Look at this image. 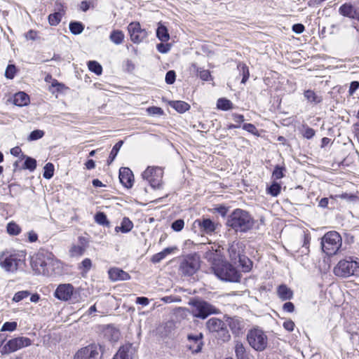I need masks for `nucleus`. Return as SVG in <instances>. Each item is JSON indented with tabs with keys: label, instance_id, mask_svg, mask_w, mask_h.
Here are the masks:
<instances>
[{
	"label": "nucleus",
	"instance_id": "1",
	"mask_svg": "<svg viewBox=\"0 0 359 359\" xmlns=\"http://www.w3.org/2000/svg\"><path fill=\"white\" fill-rule=\"evenodd\" d=\"M254 219L248 212L242 209L234 210L226 220V225L236 232H247L254 226Z\"/></svg>",
	"mask_w": 359,
	"mask_h": 359
},
{
	"label": "nucleus",
	"instance_id": "2",
	"mask_svg": "<svg viewBox=\"0 0 359 359\" xmlns=\"http://www.w3.org/2000/svg\"><path fill=\"white\" fill-rule=\"evenodd\" d=\"M191 306V313L195 318L205 319L212 314H219V309L201 298H192L189 302Z\"/></svg>",
	"mask_w": 359,
	"mask_h": 359
},
{
	"label": "nucleus",
	"instance_id": "3",
	"mask_svg": "<svg viewBox=\"0 0 359 359\" xmlns=\"http://www.w3.org/2000/svg\"><path fill=\"white\" fill-rule=\"evenodd\" d=\"M215 274L221 280L229 282H239L240 273L231 264L221 262L213 267Z\"/></svg>",
	"mask_w": 359,
	"mask_h": 359
},
{
	"label": "nucleus",
	"instance_id": "4",
	"mask_svg": "<svg viewBox=\"0 0 359 359\" xmlns=\"http://www.w3.org/2000/svg\"><path fill=\"white\" fill-rule=\"evenodd\" d=\"M341 237L337 231H329L322 238L321 245L328 256L335 255L341 246Z\"/></svg>",
	"mask_w": 359,
	"mask_h": 359
},
{
	"label": "nucleus",
	"instance_id": "5",
	"mask_svg": "<svg viewBox=\"0 0 359 359\" xmlns=\"http://www.w3.org/2000/svg\"><path fill=\"white\" fill-rule=\"evenodd\" d=\"M334 273L339 277L346 278L359 275V262L349 259H343L334 268Z\"/></svg>",
	"mask_w": 359,
	"mask_h": 359
},
{
	"label": "nucleus",
	"instance_id": "6",
	"mask_svg": "<svg viewBox=\"0 0 359 359\" xmlns=\"http://www.w3.org/2000/svg\"><path fill=\"white\" fill-rule=\"evenodd\" d=\"M206 328L209 332L216 333L217 337L223 342L228 341L231 336L226 328V324L222 320L217 318H210L205 324Z\"/></svg>",
	"mask_w": 359,
	"mask_h": 359
},
{
	"label": "nucleus",
	"instance_id": "7",
	"mask_svg": "<svg viewBox=\"0 0 359 359\" xmlns=\"http://www.w3.org/2000/svg\"><path fill=\"white\" fill-rule=\"evenodd\" d=\"M250 346L257 351H262L267 346V337L260 329L250 330L247 334Z\"/></svg>",
	"mask_w": 359,
	"mask_h": 359
},
{
	"label": "nucleus",
	"instance_id": "8",
	"mask_svg": "<svg viewBox=\"0 0 359 359\" xmlns=\"http://www.w3.org/2000/svg\"><path fill=\"white\" fill-rule=\"evenodd\" d=\"M163 172L159 167L149 166L142 174L143 180L147 181L154 189H159L162 182Z\"/></svg>",
	"mask_w": 359,
	"mask_h": 359
},
{
	"label": "nucleus",
	"instance_id": "9",
	"mask_svg": "<svg viewBox=\"0 0 359 359\" xmlns=\"http://www.w3.org/2000/svg\"><path fill=\"white\" fill-rule=\"evenodd\" d=\"M199 267V257L196 255H189L181 261L180 271L184 276H191L196 272Z\"/></svg>",
	"mask_w": 359,
	"mask_h": 359
},
{
	"label": "nucleus",
	"instance_id": "10",
	"mask_svg": "<svg viewBox=\"0 0 359 359\" xmlns=\"http://www.w3.org/2000/svg\"><path fill=\"white\" fill-rule=\"evenodd\" d=\"M101 346L90 344L80 348L74 355V359H101Z\"/></svg>",
	"mask_w": 359,
	"mask_h": 359
},
{
	"label": "nucleus",
	"instance_id": "11",
	"mask_svg": "<svg viewBox=\"0 0 359 359\" xmlns=\"http://www.w3.org/2000/svg\"><path fill=\"white\" fill-rule=\"evenodd\" d=\"M32 341L25 337H19L7 341L2 347L1 352L4 354L11 353L24 347L30 346Z\"/></svg>",
	"mask_w": 359,
	"mask_h": 359
},
{
	"label": "nucleus",
	"instance_id": "12",
	"mask_svg": "<svg viewBox=\"0 0 359 359\" xmlns=\"http://www.w3.org/2000/svg\"><path fill=\"white\" fill-rule=\"evenodd\" d=\"M52 253L48 251H39L35 257L32 259V267L38 274H42L41 270L46 269L48 266V263L50 262V257H52Z\"/></svg>",
	"mask_w": 359,
	"mask_h": 359
},
{
	"label": "nucleus",
	"instance_id": "13",
	"mask_svg": "<svg viewBox=\"0 0 359 359\" xmlns=\"http://www.w3.org/2000/svg\"><path fill=\"white\" fill-rule=\"evenodd\" d=\"M131 41L135 43L142 42L147 36V32L142 29L140 22H133L128 26Z\"/></svg>",
	"mask_w": 359,
	"mask_h": 359
},
{
	"label": "nucleus",
	"instance_id": "14",
	"mask_svg": "<svg viewBox=\"0 0 359 359\" xmlns=\"http://www.w3.org/2000/svg\"><path fill=\"white\" fill-rule=\"evenodd\" d=\"M203 334L200 332L197 334H189L187 336V348L193 353H198L202 350L203 346Z\"/></svg>",
	"mask_w": 359,
	"mask_h": 359
},
{
	"label": "nucleus",
	"instance_id": "15",
	"mask_svg": "<svg viewBox=\"0 0 359 359\" xmlns=\"http://www.w3.org/2000/svg\"><path fill=\"white\" fill-rule=\"evenodd\" d=\"M193 227L198 228L201 233L211 234L215 231L216 225L211 219L203 218L195 220Z\"/></svg>",
	"mask_w": 359,
	"mask_h": 359
},
{
	"label": "nucleus",
	"instance_id": "16",
	"mask_svg": "<svg viewBox=\"0 0 359 359\" xmlns=\"http://www.w3.org/2000/svg\"><path fill=\"white\" fill-rule=\"evenodd\" d=\"M62 272L61 263L56 259L54 258L53 255L50 257V262L48 263V266L46 269L41 270V273L43 275L47 276H52L57 274H60Z\"/></svg>",
	"mask_w": 359,
	"mask_h": 359
},
{
	"label": "nucleus",
	"instance_id": "17",
	"mask_svg": "<svg viewBox=\"0 0 359 359\" xmlns=\"http://www.w3.org/2000/svg\"><path fill=\"white\" fill-rule=\"evenodd\" d=\"M73 291L74 287L72 285L69 283L60 284L55 291V297L60 300L67 301L73 294Z\"/></svg>",
	"mask_w": 359,
	"mask_h": 359
},
{
	"label": "nucleus",
	"instance_id": "18",
	"mask_svg": "<svg viewBox=\"0 0 359 359\" xmlns=\"http://www.w3.org/2000/svg\"><path fill=\"white\" fill-rule=\"evenodd\" d=\"M244 245L240 242H233L230 245L228 249L229 255L231 260L235 264H236L237 260L244 255Z\"/></svg>",
	"mask_w": 359,
	"mask_h": 359
},
{
	"label": "nucleus",
	"instance_id": "19",
	"mask_svg": "<svg viewBox=\"0 0 359 359\" xmlns=\"http://www.w3.org/2000/svg\"><path fill=\"white\" fill-rule=\"evenodd\" d=\"M19 261L20 259H18L15 255L1 257L0 258V266L6 271L13 272L17 270Z\"/></svg>",
	"mask_w": 359,
	"mask_h": 359
},
{
	"label": "nucleus",
	"instance_id": "20",
	"mask_svg": "<svg viewBox=\"0 0 359 359\" xmlns=\"http://www.w3.org/2000/svg\"><path fill=\"white\" fill-rule=\"evenodd\" d=\"M119 180L126 188H131L134 182L132 171L128 168H121L119 170Z\"/></svg>",
	"mask_w": 359,
	"mask_h": 359
},
{
	"label": "nucleus",
	"instance_id": "21",
	"mask_svg": "<svg viewBox=\"0 0 359 359\" xmlns=\"http://www.w3.org/2000/svg\"><path fill=\"white\" fill-rule=\"evenodd\" d=\"M226 323L233 334H238L244 328L243 320L239 317H227Z\"/></svg>",
	"mask_w": 359,
	"mask_h": 359
},
{
	"label": "nucleus",
	"instance_id": "22",
	"mask_svg": "<svg viewBox=\"0 0 359 359\" xmlns=\"http://www.w3.org/2000/svg\"><path fill=\"white\" fill-rule=\"evenodd\" d=\"M339 11L344 16L359 20V12L351 4H343L340 6Z\"/></svg>",
	"mask_w": 359,
	"mask_h": 359
},
{
	"label": "nucleus",
	"instance_id": "23",
	"mask_svg": "<svg viewBox=\"0 0 359 359\" xmlns=\"http://www.w3.org/2000/svg\"><path fill=\"white\" fill-rule=\"evenodd\" d=\"M109 276L112 281L127 280L130 278V275L118 268H112L109 270Z\"/></svg>",
	"mask_w": 359,
	"mask_h": 359
},
{
	"label": "nucleus",
	"instance_id": "24",
	"mask_svg": "<svg viewBox=\"0 0 359 359\" xmlns=\"http://www.w3.org/2000/svg\"><path fill=\"white\" fill-rule=\"evenodd\" d=\"M57 6H58L57 11L48 15V22L52 26L58 25L64 14L62 5L61 4H57Z\"/></svg>",
	"mask_w": 359,
	"mask_h": 359
},
{
	"label": "nucleus",
	"instance_id": "25",
	"mask_svg": "<svg viewBox=\"0 0 359 359\" xmlns=\"http://www.w3.org/2000/svg\"><path fill=\"white\" fill-rule=\"evenodd\" d=\"M234 350L236 359H250L249 353L242 342L236 341Z\"/></svg>",
	"mask_w": 359,
	"mask_h": 359
},
{
	"label": "nucleus",
	"instance_id": "26",
	"mask_svg": "<svg viewBox=\"0 0 359 359\" xmlns=\"http://www.w3.org/2000/svg\"><path fill=\"white\" fill-rule=\"evenodd\" d=\"M29 102V97L25 92L20 91L15 94L13 97L14 104L18 107L26 106Z\"/></svg>",
	"mask_w": 359,
	"mask_h": 359
},
{
	"label": "nucleus",
	"instance_id": "27",
	"mask_svg": "<svg viewBox=\"0 0 359 359\" xmlns=\"http://www.w3.org/2000/svg\"><path fill=\"white\" fill-rule=\"evenodd\" d=\"M304 96L308 102L317 104L320 103L323 100V97L321 95L316 93L315 91L312 90H307L304 92Z\"/></svg>",
	"mask_w": 359,
	"mask_h": 359
},
{
	"label": "nucleus",
	"instance_id": "28",
	"mask_svg": "<svg viewBox=\"0 0 359 359\" xmlns=\"http://www.w3.org/2000/svg\"><path fill=\"white\" fill-rule=\"evenodd\" d=\"M278 295L283 300L291 299L293 297V292L285 285H281L278 287Z\"/></svg>",
	"mask_w": 359,
	"mask_h": 359
},
{
	"label": "nucleus",
	"instance_id": "29",
	"mask_svg": "<svg viewBox=\"0 0 359 359\" xmlns=\"http://www.w3.org/2000/svg\"><path fill=\"white\" fill-rule=\"evenodd\" d=\"M156 36L158 39L163 42H166L170 39L168 29L166 28L165 26L161 23H159L158 27L156 29Z\"/></svg>",
	"mask_w": 359,
	"mask_h": 359
},
{
	"label": "nucleus",
	"instance_id": "30",
	"mask_svg": "<svg viewBox=\"0 0 359 359\" xmlns=\"http://www.w3.org/2000/svg\"><path fill=\"white\" fill-rule=\"evenodd\" d=\"M170 105L180 113H184L189 109L190 106L184 101H171Z\"/></svg>",
	"mask_w": 359,
	"mask_h": 359
},
{
	"label": "nucleus",
	"instance_id": "31",
	"mask_svg": "<svg viewBox=\"0 0 359 359\" xmlns=\"http://www.w3.org/2000/svg\"><path fill=\"white\" fill-rule=\"evenodd\" d=\"M237 263H239L240 266L244 272L250 271L252 267V262L245 255L237 260Z\"/></svg>",
	"mask_w": 359,
	"mask_h": 359
},
{
	"label": "nucleus",
	"instance_id": "32",
	"mask_svg": "<svg viewBox=\"0 0 359 359\" xmlns=\"http://www.w3.org/2000/svg\"><path fill=\"white\" fill-rule=\"evenodd\" d=\"M133 227V222L127 217H124L121 222L120 226H116L115 231L118 232L119 231L123 233L129 232Z\"/></svg>",
	"mask_w": 359,
	"mask_h": 359
},
{
	"label": "nucleus",
	"instance_id": "33",
	"mask_svg": "<svg viewBox=\"0 0 359 359\" xmlns=\"http://www.w3.org/2000/svg\"><path fill=\"white\" fill-rule=\"evenodd\" d=\"M109 39L116 45L121 44L124 40V34L121 30H113L110 34Z\"/></svg>",
	"mask_w": 359,
	"mask_h": 359
},
{
	"label": "nucleus",
	"instance_id": "34",
	"mask_svg": "<svg viewBox=\"0 0 359 359\" xmlns=\"http://www.w3.org/2000/svg\"><path fill=\"white\" fill-rule=\"evenodd\" d=\"M172 248H166L163 251L154 255L151 259L153 263H158L163 260L168 255L170 254L173 251Z\"/></svg>",
	"mask_w": 359,
	"mask_h": 359
},
{
	"label": "nucleus",
	"instance_id": "35",
	"mask_svg": "<svg viewBox=\"0 0 359 359\" xmlns=\"http://www.w3.org/2000/svg\"><path fill=\"white\" fill-rule=\"evenodd\" d=\"M237 68L243 76L241 83H245L250 76L248 67L244 63L240 62L238 64Z\"/></svg>",
	"mask_w": 359,
	"mask_h": 359
},
{
	"label": "nucleus",
	"instance_id": "36",
	"mask_svg": "<svg viewBox=\"0 0 359 359\" xmlns=\"http://www.w3.org/2000/svg\"><path fill=\"white\" fill-rule=\"evenodd\" d=\"M69 27L73 34H79L84 29V25L80 22H71Z\"/></svg>",
	"mask_w": 359,
	"mask_h": 359
},
{
	"label": "nucleus",
	"instance_id": "37",
	"mask_svg": "<svg viewBox=\"0 0 359 359\" xmlns=\"http://www.w3.org/2000/svg\"><path fill=\"white\" fill-rule=\"evenodd\" d=\"M123 144V141L120 140L113 147L107 161L109 164H110L115 159Z\"/></svg>",
	"mask_w": 359,
	"mask_h": 359
},
{
	"label": "nucleus",
	"instance_id": "38",
	"mask_svg": "<svg viewBox=\"0 0 359 359\" xmlns=\"http://www.w3.org/2000/svg\"><path fill=\"white\" fill-rule=\"evenodd\" d=\"M217 107L219 109L226 111L232 109L233 104L230 100L227 99L219 98L217 100Z\"/></svg>",
	"mask_w": 359,
	"mask_h": 359
},
{
	"label": "nucleus",
	"instance_id": "39",
	"mask_svg": "<svg viewBox=\"0 0 359 359\" xmlns=\"http://www.w3.org/2000/svg\"><path fill=\"white\" fill-rule=\"evenodd\" d=\"M88 67L90 71L94 72L97 75H100L102 72V66L96 61H89Z\"/></svg>",
	"mask_w": 359,
	"mask_h": 359
},
{
	"label": "nucleus",
	"instance_id": "40",
	"mask_svg": "<svg viewBox=\"0 0 359 359\" xmlns=\"http://www.w3.org/2000/svg\"><path fill=\"white\" fill-rule=\"evenodd\" d=\"M95 222L103 226H109V222L108 221L106 215L104 212H97L95 216Z\"/></svg>",
	"mask_w": 359,
	"mask_h": 359
},
{
	"label": "nucleus",
	"instance_id": "41",
	"mask_svg": "<svg viewBox=\"0 0 359 359\" xmlns=\"http://www.w3.org/2000/svg\"><path fill=\"white\" fill-rule=\"evenodd\" d=\"M281 187L278 182H273L272 184L267 188V193L272 196H277L280 192Z\"/></svg>",
	"mask_w": 359,
	"mask_h": 359
},
{
	"label": "nucleus",
	"instance_id": "42",
	"mask_svg": "<svg viewBox=\"0 0 359 359\" xmlns=\"http://www.w3.org/2000/svg\"><path fill=\"white\" fill-rule=\"evenodd\" d=\"M85 250L84 247L74 245L71 248L69 253L72 257L81 256L83 255Z\"/></svg>",
	"mask_w": 359,
	"mask_h": 359
},
{
	"label": "nucleus",
	"instance_id": "43",
	"mask_svg": "<svg viewBox=\"0 0 359 359\" xmlns=\"http://www.w3.org/2000/svg\"><path fill=\"white\" fill-rule=\"evenodd\" d=\"M92 266V262L89 258L84 259L79 266V269L82 271V273H88Z\"/></svg>",
	"mask_w": 359,
	"mask_h": 359
},
{
	"label": "nucleus",
	"instance_id": "44",
	"mask_svg": "<svg viewBox=\"0 0 359 359\" xmlns=\"http://www.w3.org/2000/svg\"><path fill=\"white\" fill-rule=\"evenodd\" d=\"M30 294H31L28 290L19 291L14 294L12 300L15 302H19L29 297Z\"/></svg>",
	"mask_w": 359,
	"mask_h": 359
},
{
	"label": "nucleus",
	"instance_id": "45",
	"mask_svg": "<svg viewBox=\"0 0 359 359\" xmlns=\"http://www.w3.org/2000/svg\"><path fill=\"white\" fill-rule=\"evenodd\" d=\"M54 166L51 163H48L44 166V172L43 176L46 179H50L53 176Z\"/></svg>",
	"mask_w": 359,
	"mask_h": 359
},
{
	"label": "nucleus",
	"instance_id": "46",
	"mask_svg": "<svg viewBox=\"0 0 359 359\" xmlns=\"http://www.w3.org/2000/svg\"><path fill=\"white\" fill-rule=\"evenodd\" d=\"M7 232L11 235H18L20 233V226L14 222H10L7 225Z\"/></svg>",
	"mask_w": 359,
	"mask_h": 359
},
{
	"label": "nucleus",
	"instance_id": "47",
	"mask_svg": "<svg viewBox=\"0 0 359 359\" xmlns=\"http://www.w3.org/2000/svg\"><path fill=\"white\" fill-rule=\"evenodd\" d=\"M36 167V161L31 157H27L23 168L33 171Z\"/></svg>",
	"mask_w": 359,
	"mask_h": 359
},
{
	"label": "nucleus",
	"instance_id": "48",
	"mask_svg": "<svg viewBox=\"0 0 359 359\" xmlns=\"http://www.w3.org/2000/svg\"><path fill=\"white\" fill-rule=\"evenodd\" d=\"M17 72L14 65H8L5 72V76L8 79H13Z\"/></svg>",
	"mask_w": 359,
	"mask_h": 359
},
{
	"label": "nucleus",
	"instance_id": "49",
	"mask_svg": "<svg viewBox=\"0 0 359 359\" xmlns=\"http://www.w3.org/2000/svg\"><path fill=\"white\" fill-rule=\"evenodd\" d=\"M18 324L16 322H6L1 327V332H13L16 330Z\"/></svg>",
	"mask_w": 359,
	"mask_h": 359
},
{
	"label": "nucleus",
	"instance_id": "50",
	"mask_svg": "<svg viewBox=\"0 0 359 359\" xmlns=\"http://www.w3.org/2000/svg\"><path fill=\"white\" fill-rule=\"evenodd\" d=\"M44 135V132L41 130H33L28 137L29 141H34L41 139Z\"/></svg>",
	"mask_w": 359,
	"mask_h": 359
},
{
	"label": "nucleus",
	"instance_id": "51",
	"mask_svg": "<svg viewBox=\"0 0 359 359\" xmlns=\"http://www.w3.org/2000/svg\"><path fill=\"white\" fill-rule=\"evenodd\" d=\"M116 355H121L120 359H132V355L129 353V348L121 347Z\"/></svg>",
	"mask_w": 359,
	"mask_h": 359
},
{
	"label": "nucleus",
	"instance_id": "52",
	"mask_svg": "<svg viewBox=\"0 0 359 359\" xmlns=\"http://www.w3.org/2000/svg\"><path fill=\"white\" fill-rule=\"evenodd\" d=\"M285 170V168L281 167L280 165H276L275 167V169H274L273 172L272 177L275 180L281 179L284 176V174H283V170Z\"/></svg>",
	"mask_w": 359,
	"mask_h": 359
},
{
	"label": "nucleus",
	"instance_id": "53",
	"mask_svg": "<svg viewBox=\"0 0 359 359\" xmlns=\"http://www.w3.org/2000/svg\"><path fill=\"white\" fill-rule=\"evenodd\" d=\"M243 129L248 131V133L259 136L258 130L256 127L252 123H245L243 126Z\"/></svg>",
	"mask_w": 359,
	"mask_h": 359
},
{
	"label": "nucleus",
	"instance_id": "54",
	"mask_svg": "<svg viewBox=\"0 0 359 359\" xmlns=\"http://www.w3.org/2000/svg\"><path fill=\"white\" fill-rule=\"evenodd\" d=\"M176 74L175 71L170 70L166 73L165 82L168 84H172L175 81Z\"/></svg>",
	"mask_w": 359,
	"mask_h": 359
},
{
	"label": "nucleus",
	"instance_id": "55",
	"mask_svg": "<svg viewBox=\"0 0 359 359\" xmlns=\"http://www.w3.org/2000/svg\"><path fill=\"white\" fill-rule=\"evenodd\" d=\"M184 225L183 219H177L172 224V229L175 231H181Z\"/></svg>",
	"mask_w": 359,
	"mask_h": 359
},
{
	"label": "nucleus",
	"instance_id": "56",
	"mask_svg": "<svg viewBox=\"0 0 359 359\" xmlns=\"http://www.w3.org/2000/svg\"><path fill=\"white\" fill-rule=\"evenodd\" d=\"M198 76L203 81H208L211 77L210 73L207 69H198Z\"/></svg>",
	"mask_w": 359,
	"mask_h": 359
},
{
	"label": "nucleus",
	"instance_id": "57",
	"mask_svg": "<svg viewBox=\"0 0 359 359\" xmlns=\"http://www.w3.org/2000/svg\"><path fill=\"white\" fill-rule=\"evenodd\" d=\"M157 50L161 53H166L170 49V45L168 43H158L156 46Z\"/></svg>",
	"mask_w": 359,
	"mask_h": 359
},
{
	"label": "nucleus",
	"instance_id": "58",
	"mask_svg": "<svg viewBox=\"0 0 359 359\" xmlns=\"http://www.w3.org/2000/svg\"><path fill=\"white\" fill-rule=\"evenodd\" d=\"M315 130L309 127H306L303 133V136L306 139H311L315 135Z\"/></svg>",
	"mask_w": 359,
	"mask_h": 359
},
{
	"label": "nucleus",
	"instance_id": "59",
	"mask_svg": "<svg viewBox=\"0 0 359 359\" xmlns=\"http://www.w3.org/2000/svg\"><path fill=\"white\" fill-rule=\"evenodd\" d=\"M147 111L150 114H158L162 115L163 114V111L161 107H151L147 109Z\"/></svg>",
	"mask_w": 359,
	"mask_h": 359
},
{
	"label": "nucleus",
	"instance_id": "60",
	"mask_svg": "<svg viewBox=\"0 0 359 359\" xmlns=\"http://www.w3.org/2000/svg\"><path fill=\"white\" fill-rule=\"evenodd\" d=\"M359 88V82L354 81H352L350 84L348 93L349 95H353L355 90Z\"/></svg>",
	"mask_w": 359,
	"mask_h": 359
},
{
	"label": "nucleus",
	"instance_id": "61",
	"mask_svg": "<svg viewBox=\"0 0 359 359\" xmlns=\"http://www.w3.org/2000/svg\"><path fill=\"white\" fill-rule=\"evenodd\" d=\"M283 309L286 312L292 313L294 310V306L293 303L287 302L283 304Z\"/></svg>",
	"mask_w": 359,
	"mask_h": 359
},
{
	"label": "nucleus",
	"instance_id": "62",
	"mask_svg": "<svg viewBox=\"0 0 359 359\" xmlns=\"http://www.w3.org/2000/svg\"><path fill=\"white\" fill-rule=\"evenodd\" d=\"M292 31L297 34H302L304 31V26L300 23L294 24L292 26Z\"/></svg>",
	"mask_w": 359,
	"mask_h": 359
},
{
	"label": "nucleus",
	"instance_id": "63",
	"mask_svg": "<svg viewBox=\"0 0 359 359\" xmlns=\"http://www.w3.org/2000/svg\"><path fill=\"white\" fill-rule=\"evenodd\" d=\"M283 327L289 331V332H291L294 330V323L293 321L292 320H287L285 322H284L283 323Z\"/></svg>",
	"mask_w": 359,
	"mask_h": 359
},
{
	"label": "nucleus",
	"instance_id": "64",
	"mask_svg": "<svg viewBox=\"0 0 359 359\" xmlns=\"http://www.w3.org/2000/svg\"><path fill=\"white\" fill-rule=\"evenodd\" d=\"M136 303L143 306H147L149 304V299L147 297H139L136 299Z\"/></svg>",
	"mask_w": 359,
	"mask_h": 359
}]
</instances>
